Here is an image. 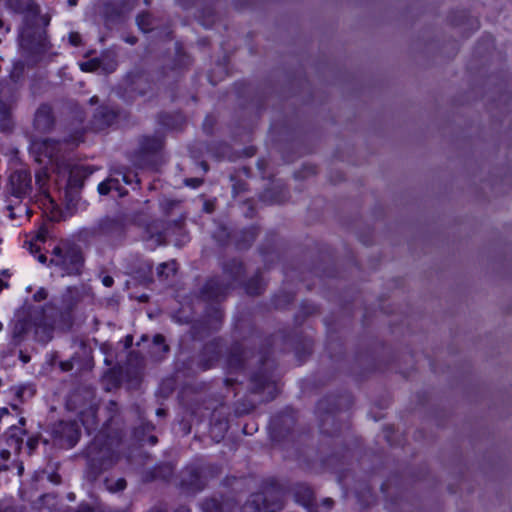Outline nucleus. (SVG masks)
<instances>
[{"label": "nucleus", "mask_w": 512, "mask_h": 512, "mask_svg": "<svg viewBox=\"0 0 512 512\" xmlns=\"http://www.w3.org/2000/svg\"><path fill=\"white\" fill-rule=\"evenodd\" d=\"M123 181L125 183H127V184H130L132 182V179H131L130 175L124 173L123 174Z\"/></svg>", "instance_id": "54"}, {"label": "nucleus", "mask_w": 512, "mask_h": 512, "mask_svg": "<svg viewBox=\"0 0 512 512\" xmlns=\"http://www.w3.org/2000/svg\"><path fill=\"white\" fill-rule=\"evenodd\" d=\"M202 512H235V505L231 501H220L216 498H207L201 502Z\"/></svg>", "instance_id": "17"}, {"label": "nucleus", "mask_w": 512, "mask_h": 512, "mask_svg": "<svg viewBox=\"0 0 512 512\" xmlns=\"http://www.w3.org/2000/svg\"><path fill=\"white\" fill-rule=\"evenodd\" d=\"M254 409V405L253 404H239L237 407H236V414L238 415H243V414H247L249 413L250 411H252Z\"/></svg>", "instance_id": "37"}, {"label": "nucleus", "mask_w": 512, "mask_h": 512, "mask_svg": "<svg viewBox=\"0 0 512 512\" xmlns=\"http://www.w3.org/2000/svg\"><path fill=\"white\" fill-rule=\"evenodd\" d=\"M184 183L189 187L197 188L203 183V180L201 178H187Z\"/></svg>", "instance_id": "40"}, {"label": "nucleus", "mask_w": 512, "mask_h": 512, "mask_svg": "<svg viewBox=\"0 0 512 512\" xmlns=\"http://www.w3.org/2000/svg\"><path fill=\"white\" fill-rule=\"evenodd\" d=\"M24 247H26L31 254H37L40 251V247L34 241H26L24 243Z\"/></svg>", "instance_id": "41"}, {"label": "nucleus", "mask_w": 512, "mask_h": 512, "mask_svg": "<svg viewBox=\"0 0 512 512\" xmlns=\"http://www.w3.org/2000/svg\"><path fill=\"white\" fill-rule=\"evenodd\" d=\"M102 283L106 287H111L114 284V279L111 276L106 275L102 278Z\"/></svg>", "instance_id": "44"}, {"label": "nucleus", "mask_w": 512, "mask_h": 512, "mask_svg": "<svg viewBox=\"0 0 512 512\" xmlns=\"http://www.w3.org/2000/svg\"><path fill=\"white\" fill-rule=\"evenodd\" d=\"M175 272V263H162L157 268L158 277L161 279H166L169 277L170 273Z\"/></svg>", "instance_id": "33"}, {"label": "nucleus", "mask_w": 512, "mask_h": 512, "mask_svg": "<svg viewBox=\"0 0 512 512\" xmlns=\"http://www.w3.org/2000/svg\"><path fill=\"white\" fill-rule=\"evenodd\" d=\"M205 469L199 466H189L181 473V485L189 489L201 490L205 486Z\"/></svg>", "instance_id": "14"}, {"label": "nucleus", "mask_w": 512, "mask_h": 512, "mask_svg": "<svg viewBox=\"0 0 512 512\" xmlns=\"http://www.w3.org/2000/svg\"><path fill=\"white\" fill-rule=\"evenodd\" d=\"M281 508H282V505H281L280 503H277V504H276V509H277V510H280Z\"/></svg>", "instance_id": "63"}, {"label": "nucleus", "mask_w": 512, "mask_h": 512, "mask_svg": "<svg viewBox=\"0 0 512 512\" xmlns=\"http://www.w3.org/2000/svg\"><path fill=\"white\" fill-rule=\"evenodd\" d=\"M156 414H157L158 416H165V415H166V411H165L164 409H162V408H159V409L157 410Z\"/></svg>", "instance_id": "58"}, {"label": "nucleus", "mask_w": 512, "mask_h": 512, "mask_svg": "<svg viewBox=\"0 0 512 512\" xmlns=\"http://www.w3.org/2000/svg\"><path fill=\"white\" fill-rule=\"evenodd\" d=\"M32 189V177L28 170L19 169L10 175L7 191L19 202L30 197Z\"/></svg>", "instance_id": "9"}, {"label": "nucleus", "mask_w": 512, "mask_h": 512, "mask_svg": "<svg viewBox=\"0 0 512 512\" xmlns=\"http://www.w3.org/2000/svg\"><path fill=\"white\" fill-rule=\"evenodd\" d=\"M98 102V97L97 96H93L91 99H90V103L91 104H95Z\"/></svg>", "instance_id": "60"}, {"label": "nucleus", "mask_w": 512, "mask_h": 512, "mask_svg": "<svg viewBox=\"0 0 512 512\" xmlns=\"http://www.w3.org/2000/svg\"><path fill=\"white\" fill-rule=\"evenodd\" d=\"M216 315H217V316H216V318H217V319H220V318H221V313H220V311L216 310Z\"/></svg>", "instance_id": "62"}, {"label": "nucleus", "mask_w": 512, "mask_h": 512, "mask_svg": "<svg viewBox=\"0 0 512 512\" xmlns=\"http://www.w3.org/2000/svg\"><path fill=\"white\" fill-rule=\"evenodd\" d=\"M25 423V418L21 417L18 420V425L14 424L13 420H11V424H9L8 440L15 445L16 449L20 448L23 442V436L26 435V430L23 428Z\"/></svg>", "instance_id": "20"}, {"label": "nucleus", "mask_w": 512, "mask_h": 512, "mask_svg": "<svg viewBox=\"0 0 512 512\" xmlns=\"http://www.w3.org/2000/svg\"><path fill=\"white\" fill-rule=\"evenodd\" d=\"M54 436L62 447H73L80 437V429L76 422H59L54 430Z\"/></svg>", "instance_id": "11"}, {"label": "nucleus", "mask_w": 512, "mask_h": 512, "mask_svg": "<svg viewBox=\"0 0 512 512\" xmlns=\"http://www.w3.org/2000/svg\"><path fill=\"white\" fill-rule=\"evenodd\" d=\"M25 322L18 321L14 326L13 334L15 337L20 336L22 333L25 332Z\"/></svg>", "instance_id": "42"}, {"label": "nucleus", "mask_w": 512, "mask_h": 512, "mask_svg": "<svg viewBox=\"0 0 512 512\" xmlns=\"http://www.w3.org/2000/svg\"><path fill=\"white\" fill-rule=\"evenodd\" d=\"M48 258L45 254H38L37 259L47 264L61 276H80L85 266V254L82 247L68 238H61L50 244Z\"/></svg>", "instance_id": "1"}, {"label": "nucleus", "mask_w": 512, "mask_h": 512, "mask_svg": "<svg viewBox=\"0 0 512 512\" xmlns=\"http://www.w3.org/2000/svg\"><path fill=\"white\" fill-rule=\"evenodd\" d=\"M146 241L151 242L152 247H156L165 243V233L163 232V224L155 222L147 228Z\"/></svg>", "instance_id": "21"}, {"label": "nucleus", "mask_w": 512, "mask_h": 512, "mask_svg": "<svg viewBox=\"0 0 512 512\" xmlns=\"http://www.w3.org/2000/svg\"><path fill=\"white\" fill-rule=\"evenodd\" d=\"M155 87L156 85L149 74L137 73L131 77L128 89L138 96H146L152 94Z\"/></svg>", "instance_id": "15"}, {"label": "nucleus", "mask_w": 512, "mask_h": 512, "mask_svg": "<svg viewBox=\"0 0 512 512\" xmlns=\"http://www.w3.org/2000/svg\"><path fill=\"white\" fill-rule=\"evenodd\" d=\"M56 124L53 108L48 103H42L36 109L33 117V128L40 134L50 133Z\"/></svg>", "instance_id": "10"}, {"label": "nucleus", "mask_w": 512, "mask_h": 512, "mask_svg": "<svg viewBox=\"0 0 512 512\" xmlns=\"http://www.w3.org/2000/svg\"><path fill=\"white\" fill-rule=\"evenodd\" d=\"M121 447L118 439L102 432L97 434L86 449V479L95 482L103 472L111 469L120 459Z\"/></svg>", "instance_id": "2"}, {"label": "nucleus", "mask_w": 512, "mask_h": 512, "mask_svg": "<svg viewBox=\"0 0 512 512\" xmlns=\"http://www.w3.org/2000/svg\"><path fill=\"white\" fill-rule=\"evenodd\" d=\"M0 456L4 461H7L10 458V451L6 449H2L0 451Z\"/></svg>", "instance_id": "48"}, {"label": "nucleus", "mask_w": 512, "mask_h": 512, "mask_svg": "<svg viewBox=\"0 0 512 512\" xmlns=\"http://www.w3.org/2000/svg\"><path fill=\"white\" fill-rule=\"evenodd\" d=\"M163 147V140L158 136L143 137L140 142V159L137 163L140 167L154 166L155 160H147L146 157L157 154Z\"/></svg>", "instance_id": "13"}, {"label": "nucleus", "mask_w": 512, "mask_h": 512, "mask_svg": "<svg viewBox=\"0 0 512 512\" xmlns=\"http://www.w3.org/2000/svg\"><path fill=\"white\" fill-rule=\"evenodd\" d=\"M248 352L240 344L232 346L229 357L228 365L231 369L238 370L244 367L247 359Z\"/></svg>", "instance_id": "19"}, {"label": "nucleus", "mask_w": 512, "mask_h": 512, "mask_svg": "<svg viewBox=\"0 0 512 512\" xmlns=\"http://www.w3.org/2000/svg\"><path fill=\"white\" fill-rule=\"evenodd\" d=\"M103 483L105 488L113 493L124 490L127 485L126 480L124 478H106Z\"/></svg>", "instance_id": "32"}, {"label": "nucleus", "mask_w": 512, "mask_h": 512, "mask_svg": "<svg viewBox=\"0 0 512 512\" xmlns=\"http://www.w3.org/2000/svg\"><path fill=\"white\" fill-rule=\"evenodd\" d=\"M78 0H67V3L70 7L76 6Z\"/></svg>", "instance_id": "59"}, {"label": "nucleus", "mask_w": 512, "mask_h": 512, "mask_svg": "<svg viewBox=\"0 0 512 512\" xmlns=\"http://www.w3.org/2000/svg\"><path fill=\"white\" fill-rule=\"evenodd\" d=\"M137 24L139 28L147 33L158 27L156 19L150 13H141L137 17Z\"/></svg>", "instance_id": "26"}, {"label": "nucleus", "mask_w": 512, "mask_h": 512, "mask_svg": "<svg viewBox=\"0 0 512 512\" xmlns=\"http://www.w3.org/2000/svg\"><path fill=\"white\" fill-rule=\"evenodd\" d=\"M63 144L51 138L35 140L32 144V151L38 156L37 160L39 162H42L40 157L47 158V164L54 173L65 172L69 157L63 148Z\"/></svg>", "instance_id": "5"}, {"label": "nucleus", "mask_w": 512, "mask_h": 512, "mask_svg": "<svg viewBox=\"0 0 512 512\" xmlns=\"http://www.w3.org/2000/svg\"><path fill=\"white\" fill-rule=\"evenodd\" d=\"M169 351V346L165 343V338L161 334H157L153 338L151 354L155 358H161L163 354Z\"/></svg>", "instance_id": "25"}, {"label": "nucleus", "mask_w": 512, "mask_h": 512, "mask_svg": "<svg viewBox=\"0 0 512 512\" xmlns=\"http://www.w3.org/2000/svg\"><path fill=\"white\" fill-rule=\"evenodd\" d=\"M11 420H14V415H12L7 408H1L0 424L9 425L11 424Z\"/></svg>", "instance_id": "35"}, {"label": "nucleus", "mask_w": 512, "mask_h": 512, "mask_svg": "<svg viewBox=\"0 0 512 512\" xmlns=\"http://www.w3.org/2000/svg\"><path fill=\"white\" fill-rule=\"evenodd\" d=\"M175 512H191V510L186 506H180Z\"/></svg>", "instance_id": "53"}, {"label": "nucleus", "mask_w": 512, "mask_h": 512, "mask_svg": "<svg viewBox=\"0 0 512 512\" xmlns=\"http://www.w3.org/2000/svg\"><path fill=\"white\" fill-rule=\"evenodd\" d=\"M69 42L73 46H79L81 44V36H80V34L77 33V32L70 33V35H69Z\"/></svg>", "instance_id": "43"}, {"label": "nucleus", "mask_w": 512, "mask_h": 512, "mask_svg": "<svg viewBox=\"0 0 512 512\" xmlns=\"http://www.w3.org/2000/svg\"><path fill=\"white\" fill-rule=\"evenodd\" d=\"M46 296H47V293L44 290H40L34 295V298L39 301V300L45 299Z\"/></svg>", "instance_id": "47"}, {"label": "nucleus", "mask_w": 512, "mask_h": 512, "mask_svg": "<svg viewBox=\"0 0 512 512\" xmlns=\"http://www.w3.org/2000/svg\"><path fill=\"white\" fill-rule=\"evenodd\" d=\"M146 512H166V508L162 504H158V505L151 507Z\"/></svg>", "instance_id": "45"}, {"label": "nucleus", "mask_w": 512, "mask_h": 512, "mask_svg": "<svg viewBox=\"0 0 512 512\" xmlns=\"http://www.w3.org/2000/svg\"><path fill=\"white\" fill-rule=\"evenodd\" d=\"M111 182L112 180H108V181H104V182H101L99 185H98V191L100 194L102 195H106L109 193V191L111 190Z\"/></svg>", "instance_id": "38"}, {"label": "nucleus", "mask_w": 512, "mask_h": 512, "mask_svg": "<svg viewBox=\"0 0 512 512\" xmlns=\"http://www.w3.org/2000/svg\"><path fill=\"white\" fill-rule=\"evenodd\" d=\"M20 99V90L15 81H7L0 86V118L4 121L2 130L10 129L12 112Z\"/></svg>", "instance_id": "7"}, {"label": "nucleus", "mask_w": 512, "mask_h": 512, "mask_svg": "<svg viewBox=\"0 0 512 512\" xmlns=\"http://www.w3.org/2000/svg\"><path fill=\"white\" fill-rule=\"evenodd\" d=\"M149 459V455L146 453H143L142 451L136 449L132 453H130L127 456L128 462L135 466V467H141L144 466Z\"/></svg>", "instance_id": "31"}, {"label": "nucleus", "mask_w": 512, "mask_h": 512, "mask_svg": "<svg viewBox=\"0 0 512 512\" xmlns=\"http://www.w3.org/2000/svg\"><path fill=\"white\" fill-rule=\"evenodd\" d=\"M18 208H19V211H20L21 213H25V214L27 215V217H29V216H30V210L28 209V207H27L26 205H24V206H19Z\"/></svg>", "instance_id": "50"}, {"label": "nucleus", "mask_w": 512, "mask_h": 512, "mask_svg": "<svg viewBox=\"0 0 512 512\" xmlns=\"http://www.w3.org/2000/svg\"><path fill=\"white\" fill-rule=\"evenodd\" d=\"M295 423V418L290 413H285L279 416H276L273 419V427L275 430H277L279 433L282 431V427H285L287 430H290Z\"/></svg>", "instance_id": "27"}, {"label": "nucleus", "mask_w": 512, "mask_h": 512, "mask_svg": "<svg viewBox=\"0 0 512 512\" xmlns=\"http://www.w3.org/2000/svg\"><path fill=\"white\" fill-rule=\"evenodd\" d=\"M116 119V113L113 109L101 106L94 114L93 123L97 129H104L111 125Z\"/></svg>", "instance_id": "18"}, {"label": "nucleus", "mask_w": 512, "mask_h": 512, "mask_svg": "<svg viewBox=\"0 0 512 512\" xmlns=\"http://www.w3.org/2000/svg\"><path fill=\"white\" fill-rule=\"evenodd\" d=\"M260 371L254 373L251 377V385L254 393H266L265 400L270 401L277 394L276 377L272 371L273 363L268 360L263 361Z\"/></svg>", "instance_id": "8"}, {"label": "nucleus", "mask_w": 512, "mask_h": 512, "mask_svg": "<svg viewBox=\"0 0 512 512\" xmlns=\"http://www.w3.org/2000/svg\"><path fill=\"white\" fill-rule=\"evenodd\" d=\"M7 209L10 211V214H9L10 218L15 219L16 218V214L14 213L15 206L12 202L8 205Z\"/></svg>", "instance_id": "49"}, {"label": "nucleus", "mask_w": 512, "mask_h": 512, "mask_svg": "<svg viewBox=\"0 0 512 512\" xmlns=\"http://www.w3.org/2000/svg\"><path fill=\"white\" fill-rule=\"evenodd\" d=\"M296 501L309 508L313 502V492L309 487L301 486L295 491Z\"/></svg>", "instance_id": "28"}, {"label": "nucleus", "mask_w": 512, "mask_h": 512, "mask_svg": "<svg viewBox=\"0 0 512 512\" xmlns=\"http://www.w3.org/2000/svg\"><path fill=\"white\" fill-rule=\"evenodd\" d=\"M60 366L63 371H70L73 368V364L70 361L61 362Z\"/></svg>", "instance_id": "46"}, {"label": "nucleus", "mask_w": 512, "mask_h": 512, "mask_svg": "<svg viewBox=\"0 0 512 512\" xmlns=\"http://www.w3.org/2000/svg\"><path fill=\"white\" fill-rule=\"evenodd\" d=\"M154 429L151 423H143L141 426L135 429V437L141 442H147L150 445H155L158 441L155 435H149L147 439L146 434L150 433Z\"/></svg>", "instance_id": "24"}, {"label": "nucleus", "mask_w": 512, "mask_h": 512, "mask_svg": "<svg viewBox=\"0 0 512 512\" xmlns=\"http://www.w3.org/2000/svg\"><path fill=\"white\" fill-rule=\"evenodd\" d=\"M265 498L260 495H253L241 508V512H260V505Z\"/></svg>", "instance_id": "29"}, {"label": "nucleus", "mask_w": 512, "mask_h": 512, "mask_svg": "<svg viewBox=\"0 0 512 512\" xmlns=\"http://www.w3.org/2000/svg\"><path fill=\"white\" fill-rule=\"evenodd\" d=\"M102 67V60L98 58L91 59L81 64V69L86 72H93Z\"/></svg>", "instance_id": "34"}, {"label": "nucleus", "mask_w": 512, "mask_h": 512, "mask_svg": "<svg viewBox=\"0 0 512 512\" xmlns=\"http://www.w3.org/2000/svg\"><path fill=\"white\" fill-rule=\"evenodd\" d=\"M81 512H93L92 509L89 506H82L80 508Z\"/></svg>", "instance_id": "57"}, {"label": "nucleus", "mask_w": 512, "mask_h": 512, "mask_svg": "<svg viewBox=\"0 0 512 512\" xmlns=\"http://www.w3.org/2000/svg\"><path fill=\"white\" fill-rule=\"evenodd\" d=\"M69 294L75 295L78 297L80 295V292L77 288H73V289H69Z\"/></svg>", "instance_id": "55"}, {"label": "nucleus", "mask_w": 512, "mask_h": 512, "mask_svg": "<svg viewBox=\"0 0 512 512\" xmlns=\"http://www.w3.org/2000/svg\"><path fill=\"white\" fill-rule=\"evenodd\" d=\"M47 237H48V229L46 227H41L35 236V240L40 241V242H45Z\"/></svg>", "instance_id": "39"}, {"label": "nucleus", "mask_w": 512, "mask_h": 512, "mask_svg": "<svg viewBox=\"0 0 512 512\" xmlns=\"http://www.w3.org/2000/svg\"><path fill=\"white\" fill-rule=\"evenodd\" d=\"M21 358H22L23 362H25V363L29 361V357L28 356H24V355L21 354Z\"/></svg>", "instance_id": "61"}, {"label": "nucleus", "mask_w": 512, "mask_h": 512, "mask_svg": "<svg viewBox=\"0 0 512 512\" xmlns=\"http://www.w3.org/2000/svg\"><path fill=\"white\" fill-rule=\"evenodd\" d=\"M229 428L228 419L219 411H215L212 415L210 435L215 442H220Z\"/></svg>", "instance_id": "16"}, {"label": "nucleus", "mask_w": 512, "mask_h": 512, "mask_svg": "<svg viewBox=\"0 0 512 512\" xmlns=\"http://www.w3.org/2000/svg\"><path fill=\"white\" fill-rule=\"evenodd\" d=\"M51 15L41 14V9L35 2L27 3L25 7V24L20 34L22 48L30 53L39 54L47 49V34L45 28L50 24Z\"/></svg>", "instance_id": "3"}, {"label": "nucleus", "mask_w": 512, "mask_h": 512, "mask_svg": "<svg viewBox=\"0 0 512 512\" xmlns=\"http://www.w3.org/2000/svg\"><path fill=\"white\" fill-rule=\"evenodd\" d=\"M36 177V184L39 185V188L42 189L45 182L47 181L48 179V172H47V169H41L40 171H38L35 175Z\"/></svg>", "instance_id": "36"}, {"label": "nucleus", "mask_w": 512, "mask_h": 512, "mask_svg": "<svg viewBox=\"0 0 512 512\" xmlns=\"http://www.w3.org/2000/svg\"><path fill=\"white\" fill-rule=\"evenodd\" d=\"M36 443H37L36 440L29 439L28 446L30 447L31 450L35 447Z\"/></svg>", "instance_id": "56"}, {"label": "nucleus", "mask_w": 512, "mask_h": 512, "mask_svg": "<svg viewBox=\"0 0 512 512\" xmlns=\"http://www.w3.org/2000/svg\"><path fill=\"white\" fill-rule=\"evenodd\" d=\"M246 292L249 295H259L264 290V283L260 276H255L249 280V282L246 284Z\"/></svg>", "instance_id": "30"}, {"label": "nucleus", "mask_w": 512, "mask_h": 512, "mask_svg": "<svg viewBox=\"0 0 512 512\" xmlns=\"http://www.w3.org/2000/svg\"><path fill=\"white\" fill-rule=\"evenodd\" d=\"M0 512H18L14 507H1Z\"/></svg>", "instance_id": "51"}, {"label": "nucleus", "mask_w": 512, "mask_h": 512, "mask_svg": "<svg viewBox=\"0 0 512 512\" xmlns=\"http://www.w3.org/2000/svg\"><path fill=\"white\" fill-rule=\"evenodd\" d=\"M224 271L230 282L226 283L219 278H213L207 281L201 291L204 300L216 302L223 300L231 287V282H236L241 279L243 274L242 263L237 260H232L225 265Z\"/></svg>", "instance_id": "4"}, {"label": "nucleus", "mask_w": 512, "mask_h": 512, "mask_svg": "<svg viewBox=\"0 0 512 512\" xmlns=\"http://www.w3.org/2000/svg\"><path fill=\"white\" fill-rule=\"evenodd\" d=\"M93 172L90 166L72 163L70 158L67 160V170L65 172H56L59 176H68V186L71 188H81L84 180Z\"/></svg>", "instance_id": "12"}, {"label": "nucleus", "mask_w": 512, "mask_h": 512, "mask_svg": "<svg viewBox=\"0 0 512 512\" xmlns=\"http://www.w3.org/2000/svg\"><path fill=\"white\" fill-rule=\"evenodd\" d=\"M230 382H231V380H229V379H228V380H226L227 385H229V384H230Z\"/></svg>", "instance_id": "64"}, {"label": "nucleus", "mask_w": 512, "mask_h": 512, "mask_svg": "<svg viewBox=\"0 0 512 512\" xmlns=\"http://www.w3.org/2000/svg\"><path fill=\"white\" fill-rule=\"evenodd\" d=\"M125 223L122 217L106 216L100 219L91 227L84 228L81 231L83 238L108 237L111 239H119L124 235Z\"/></svg>", "instance_id": "6"}, {"label": "nucleus", "mask_w": 512, "mask_h": 512, "mask_svg": "<svg viewBox=\"0 0 512 512\" xmlns=\"http://www.w3.org/2000/svg\"><path fill=\"white\" fill-rule=\"evenodd\" d=\"M332 504H333V501L330 498H327L323 501V505L329 509L332 507Z\"/></svg>", "instance_id": "52"}, {"label": "nucleus", "mask_w": 512, "mask_h": 512, "mask_svg": "<svg viewBox=\"0 0 512 512\" xmlns=\"http://www.w3.org/2000/svg\"><path fill=\"white\" fill-rule=\"evenodd\" d=\"M173 475V467L170 464H163L156 468H154L152 471H150L147 476L146 480H154V479H162V480H168Z\"/></svg>", "instance_id": "23"}, {"label": "nucleus", "mask_w": 512, "mask_h": 512, "mask_svg": "<svg viewBox=\"0 0 512 512\" xmlns=\"http://www.w3.org/2000/svg\"><path fill=\"white\" fill-rule=\"evenodd\" d=\"M219 353L212 345H206L203 355L199 360V366L202 370H208L213 367L214 363L218 360Z\"/></svg>", "instance_id": "22"}]
</instances>
